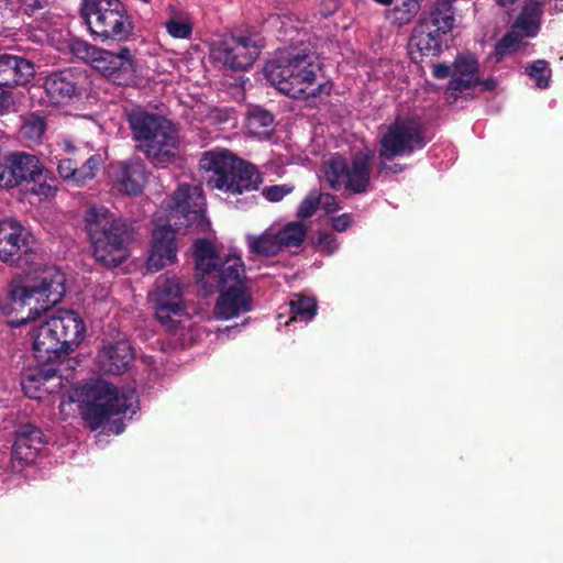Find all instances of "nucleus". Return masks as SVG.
<instances>
[{"label": "nucleus", "instance_id": "f257e3e1", "mask_svg": "<svg viewBox=\"0 0 563 563\" xmlns=\"http://www.w3.org/2000/svg\"><path fill=\"white\" fill-rule=\"evenodd\" d=\"M197 284L205 295L219 288L213 313L217 319L229 320L252 310L253 298L246 286L245 266L240 255H220L212 242L198 239L194 245Z\"/></svg>", "mask_w": 563, "mask_h": 563}, {"label": "nucleus", "instance_id": "f03ea898", "mask_svg": "<svg viewBox=\"0 0 563 563\" xmlns=\"http://www.w3.org/2000/svg\"><path fill=\"white\" fill-rule=\"evenodd\" d=\"M65 282L63 272L55 266H47L34 278L12 283L7 298L0 301V311L7 323L16 328L36 321L41 313L63 299Z\"/></svg>", "mask_w": 563, "mask_h": 563}, {"label": "nucleus", "instance_id": "7ed1b4c3", "mask_svg": "<svg viewBox=\"0 0 563 563\" xmlns=\"http://www.w3.org/2000/svg\"><path fill=\"white\" fill-rule=\"evenodd\" d=\"M321 70L313 54L286 53L266 63L265 78L282 93L296 99L329 96L331 84L319 81Z\"/></svg>", "mask_w": 563, "mask_h": 563}, {"label": "nucleus", "instance_id": "20e7f679", "mask_svg": "<svg viewBox=\"0 0 563 563\" xmlns=\"http://www.w3.org/2000/svg\"><path fill=\"white\" fill-rule=\"evenodd\" d=\"M80 394L86 398L81 401L80 413L91 430L107 428L113 420V427H109L108 430L120 434L123 424L117 423V417L133 415L139 408L135 389H118L101 378L86 380Z\"/></svg>", "mask_w": 563, "mask_h": 563}, {"label": "nucleus", "instance_id": "39448f33", "mask_svg": "<svg viewBox=\"0 0 563 563\" xmlns=\"http://www.w3.org/2000/svg\"><path fill=\"white\" fill-rule=\"evenodd\" d=\"M31 331L35 358L40 363H53L63 354L74 351L82 342L86 325L78 312L58 309L44 319Z\"/></svg>", "mask_w": 563, "mask_h": 563}, {"label": "nucleus", "instance_id": "423d86ee", "mask_svg": "<svg viewBox=\"0 0 563 563\" xmlns=\"http://www.w3.org/2000/svg\"><path fill=\"white\" fill-rule=\"evenodd\" d=\"M128 122L137 147L155 166L174 163L179 156V136L166 118L144 109H133Z\"/></svg>", "mask_w": 563, "mask_h": 563}, {"label": "nucleus", "instance_id": "0eeeda50", "mask_svg": "<svg viewBox=\"0 0 563 563\" xmlns=\"http://www.w3.org/2000/svg\"><path fill=\"white\" fill-rule=\"evenodd\" d=\"M85 224L97 262L115 267L125 261L131 238L125 221L103 206H92L85 214Z\"/></svg>", "mask_w": 563, "mask_h": 563}, {"label": "nucleus", "instance_id": "6e6552de", "mask_svg": "<svg viewBox=\"0 0 563 563\" xmlns=\"http://www.w3.org/2000/svg\"><path fill=\"white\" fill-rule=\"evenodd\" d=\"M200 169L208 174L207 184L232 195L257 190L263 179L257 168L228 150L205 152L199 161Z\"/></svg>", "mask_w": 563, "mask_h": 563}, {"label": "nucleus", "instance_id": "1a4fd4ad", "mask_svg": "<svg viewBox=\"0 0 563 563\" xmlns=\"http://www.w3.org/2000/svg\"><path fill=\"white\" fill-rule=\"evenodd\" d=\"M79 14L90 35L101 42H125L134 30L121 0H81Z\"/></svg>", "mask_w": 563, "mask_h": 563}, {"label": "nucleus", "instance_id": "9d476101", "mask_svg": "<svg viewBox=\"0 0 563 563\" xmlns=\"http://www.w3.org/2000/svg\"><path fill=\"white\" fill-rule=\"evenodd\" d=\"M373 158L374 152L369 148L354 154L350 161L340 154H333L323 163L324 178L334 190L364 194L371 184Z\"/></svg>", "mask_w": 563, "mask_h": 563}, {"label": "nucleus", "instance_id": "9b49d317", "mask_svg": "<svg viewBox=\"0 0 563 563\" xmlns=\"http://www.w3.org/2000/svg\"><path fill=\"white\" fill-rule=\"evenodd\" d=\"M428 143L423 124L416 115H399L379 134V159L409 156Z\"/></svg>", "mask_w": 563, "mask_h": 563}, {"label": "nucleus", "instance_id": "f8f14e48", "mask_svg": "<svg viewBox=\"0 0 563 563\" xmlns=\"http://www.w3.org/2000/svg\"><path fill=\"white\" fill-rule=\"evenodd\" d=\"M262 40L254 35H225L211 48V58L231 70H247L258 58Z\"/></svg>", "mask_w": 563, "mask_h": 563}, {"label": "nucleus", "instance_id": "ddd939ff", "mask_svg": "<svg viewBox=\"0 0 563 563\" xmlns=\"http://www.w3.org/2000/svg\"><path fill=\"white\" fill-rule=\"evenodd\" d=\"M173 205L168 223L181 228L206 231L209 222L206 218V198L200 186L180 185L172 197Z\"/></svg>", "mask_w": 563, "mask_h": 563}, {"label": "nucleus", "instance_id": "4468645a", "mask_svg": "<svg viewBox=\"0 0 563 563\" xmlns=\"http://www.w3.org/2000/svg\"><path fill=\"white\" fill-rule=\"evenodd\" d=\"M157 320L169 331H176L177 323L174 316H181L185 310L183 300V285L178 277L161 275L150 292Z\"/></svg>", "mask_w": 563, "mask_h": 563}, {"label": "nucleus", "instance_id": "2eb2a0df", "mask_svg": "<svg viewBox=\"0 0 563 563\" xmlns=\"http://www.w3.org/2000/svg\"><path fill=\"white\" fill-rule=\"evenodd\" d=\"M37 241L30 229L13 218L0 220V261L19 265L22 256L34 255Z\"/></svg>", "mask_w": 563, "mask_h": 563}, {"label": "nucleus", "instance_id": "dca6fc26", "mask_svg": "<svg viewBox=\"0 0 563 563\" xmlns=\"http://www.w3.org/2000/svg\"><path fill=\"white\" fill-rule=\"evenodd\" d=\"M92 68L115 85H126L134 76L135 68L131 51L120 48L118 53L100 48Z\"/></svg>", "mask_w": 563, "mask_h": 563}, {"label": "nucleus", "instance_id": "f3484780", "mask_svg": "<svg viewBox=\"0 0 563 563\" xmlns=\"http://www.w3.org/2000/svg\"><path fill=\"white\" fill-rule=\"evenodd\" d=\"M176 231L170 224L157 225L153 232V241L147 258V269L158 272L177 261Z\"/></svg>", "mask_w": 563, "mask_h": 563}, {"label": "nucleus", "instance_id": "a211bd4d", "mask_svg": "<svg viewBox=\"0 0 563 563\" xmlns=\"http://www.w3.org/2000/svg\"><path fill=\"white\" fill-rule=\"evenodd\" d=\"M24 394L32 399H42L45 394H54L63 388L62 376L52 365L27 368L21 379Z\"/></svg>", "mask_w": 563, "mask_h": 563}, {"label": "nucleus", "instance_id": "6ab92c4d", "mask_svg": "<svg viewBox=\"0 0 563 563\" xmlns=\"http://www.w3.org/2000/svg\"><path fill=\"white\" fill-rule=\"evenodd\" d=\"M133 357L130 342L125 338H119L99 349L96 363L101 371L120 375L128 371Z\"/></svg>", "mask_w": 563, "mask_h": 563}, {"label": "nucleus", "instance_id": "aec40b11", "mask_svg": "<svg viewBox=\"0 0 563 563\" xmlns=\"http://www.w3.org/2000/svg\"><path fill=\"white\" fill-rule=\"evenodd\" d=\"M478 84V62L471 53L459 54L453 64L452 79L446 90V99L454 101L460 93Z\"/></svg>", "mask_w": 563, "mask_h": 563}, {"label": "nucleus", "instance_id": "412c9836", "mask_svg": "<svg viewBox=\"0 0 563 563\" xmlns=\"http://www.w3.org/2000/svg\"><path fill=\"white\" fill-rule=\"evenodd\" d=\"M112 180L119 191L126 195H139L146 181V168L139 159L120 162L114 166Z\"/></svg>", "mask_w": 563, "mask_h": 563}, {"label": "nucleus", "instance_id": "4be33fe9", "mask_svg": "<svg viewBox=\"0 0 563 563\" xmlns=\"http://www.w3.org/2000/svg\"><path fill=\"white\" fill-rule=\"evenodd\" d=\"M43 87L48 101L54 106L67 104L78 95L76 76L70 69L49 74Z\"/></svg>", "mask_w": 563, "mask_h": 563}, {"label": "nucleus", "instance_id": "5701e85b", "mask_svg": "<svg viewBox=\"0 0 563 563\" xmlns=\"http://www.w3.org/2000/svg\"><path fill=\"white\" fill-rule=\"evenodd\" d=\"M33 75L34 66L27 59L15 55L0 54V84L8 87L24 85Z\"/></svg>", "mask_w": 563, "mask_h": 563}, {"label": "nucleus", "instance_id": "b1692460", "mask_svg": "<svg viewBox=\"0 0 563 563\" xmlns=\"http://www.w3.org/2000/svg\"><path fill=\"white\" fill-rule=\"evenodd\" d=\"M42 444V432L32 424H25L18 433L12 449V457L25 464L32 463Z\"/></svg>", "mask_w": 563, "mask_h": 563}, {"label": "nucleus", "instance_id": "393cba45", "mask_svg": "<svg viewBox=\"0 0 563 563\" xmlns=\"http://www.w3.org/2000/svg\"><path fill=\"white\" fill-rule=\"evenodd\" d=\"M445 34L435 32L434 29L429 27L427 23L419 22L415 27L410 43L417 47L421 54L427 56H435L442 49V41Z\"/></svg>", "mask_w": 563, "mask_h": 563}, {"label": "nucleus", "instance_id": "a878e982", "mask_svg": "<svg viewBox=\"0 0 563 563\" xmlns=\"http://www.w3.org/2000/svg\"><path fill=\"white\" fill-rule=\"evenodd\" d=\"M13 187L22 181H35L36 177L43 174V165L40 159L32 154L24 152H13Z\"/></svg>", "mask_w": 563, "mask_h": 563}, {"label": "nucleus", "instance_id": "bb28decb", "mask_svg": "<svg viewBox=\"0 0 563 563\" xmlns=\"http://www.w3.org/2000/svg\"><path fill=\"white\" fill-rule=\"evenodd\" d=\"M421 23H427L435 32L448 34L454 25V11L452 4L437 0L429 14L424 15Z\"/></svg>", "mask_w": 563, "mask_h": 563}, {"label": "nucleus", "instance_id": "cd10ccee", "mask_svg": "<svg viewBox=\"0 0 563 563\" xmlns=\"http://www.w3.org/2000/svg\"><path fill=\"white\" fill-rule=\"evenodd\" d=\"M250 253L256 256H273L282 251L276 231L269 229L260 235H246Z\"/></svg>", "mask_w": 563, "mask_h": 563}, {"label": "nucleus", "instance_id": "c85d7f7f", "mask_svg": "<svg viewBox=\"0 0 563 563\" xmlns=\"http://www.w3.org/2000/svg\"><path fill=\"white\" fill-rule=\"evenodd\" d=\"M246 128L250 134L267 139L274 132V117L262 108H252L247 112Z\"/></svg>", "mask_w": 563, "mask_h": 563}, {"label": "nucleus", "instance_id": "c756f323", "mask_svg": "<svg viewBox=\"0 0 563 563\" xmlns=\"http://www.w3.org/2000/svg\"><path fill=\"white\" fill-rule=\"evenodd\" d=\"M47 129L46 120L35 113L26 114L20 128L21 136L32 144H40Z\"/></svg>", "mask_w": 563, "mask_h": 563}, {"label": "nucleus", "instance_id": "7c9ffc66", "mask_svg": "<svg viewBox=\"0 0 563 563\" xmlns=\"http://www.w3.org/2000/svg\"><path fill=\"white\" fill-rule=\"evenodd\" d=\"M292 317L289 321L308 322L317 312V302L313 298L295 295L289 302Z\"/></svg>", "mask_w": 563, "mask_h": 563}, {"label": "nucleus", "instance_id": "2f4dec72", "mask_svg": "<svg viewBox=\"0 0 563 563\" xmlns=\"http://www.w3.org/2000/svg\"><path fill=\"white\" fill-rule=\"evenodd\" d=\"M276 233L282 250L284 247H299L306 238L307 228L301 222H290Z\"/></svg>", "mask_w": 563, "mask_h": 563}, {"label": "nucleus", "instance_id": "473e14b6", "mask_svg": "<svg viewBox=\"0 0 563 563\" xmlns=\"http://www.w3.org/2000/svg\"><path fill=\"white\" fill-rule=\"evenodd\" d=\"M523 36L510 27V30L498 41L495 46V56L497 60H501L505 56L518 52L525 46Z\"/></svg>", "mask_w": 563, "mask_h": 563}, {"label": "nucleus", "instance_id": "72a5a7b5", "mask_svg": "<svg viewBox=\"0 0 563 563\" xmlns=\"http://www.w3.org/2000/svg\"><path fill=\"white\" fill-rule=\"evenodd\" d=\"M420 3L418 0H405L400 7L386 11V19L391 23L404 25L409 23L418 13Z\"/></svg>", "mask_w": 563, "mask_h": 563}, {"label": "nucleus", "instance_id": "f704fd0d", "mask_svg": "<svg viewBox=\"0 0 563 563\" xmlns=\"http://www.w3.org/2000/svg\"><path fill=\"white\" fill-rule=\"evenodd\" d=\"M31 192L38 196L41 199H51L55 197L57 192V179L56 177L43 167V174L41 177H36L33 181Z\"/></svg>", "mask_w": 563, "mask_h": 563}, {"label": "nucleus", "instance_id": "c9c22d12", "mask_svg": "<svg viewBox=\"0 0 563 563\" xmlns=\"http://www.w3.org/2000/svg\"><path fill=\"white\" fill-rule=\"evenodd\" d=\"M70 53L85 63L92 66L93 60L99 53L100 48L96 47L88 42L79 38H74L68 42Z\"/></svg>", "mask_w": 563, "mask_h": 563}, {"label": "nucleus", "instance_id": "e433bc0d", "mask_svg": "<svg viewBox=\"0 0 563 563\" xmlns=\"http://www.w3.org/2000/svg\"><path fill=\"white\" fill-rule=\"evenodd\" d=\"M165 25L167 33L174 38H189L192 33V22L188 16H175Z\"/></svg>", "mask_w": 563, "mask_h": 563}, {"label": "nucleus", "instance_id": "4c0bfd02", "mask_svg": "<svg viewBox=\"0 0 563 563\" xmlns=\"http://www.w3.org/2000/svg\"><path fill=\"white\" fill-rule=\"evenodd\" d=\"M526 73L536 80L538 88L545 89L549 87L550 70H548V63L544 59H538L527 66Z\"/></svg>", "mask_w": 563, "mask_h": 563}, {"label": "nucleus", "instance_id": "58836bf2", "mask_svg": "<svg viewBox=\"0 0 563 563\" xmlns=\"http://www.w3.org/2000/svg\"><path fill=\"white\" fill-rule=\"evenodd\" d=\"M101 156L91 155L86 163L77 168V185L81 186L87 180L92 179L101 166Z\"/></svg>", "mask_w": 563, "mask_h": 563}, {"label": "nucleus", "instance_id": "ea45409f", "mask_svg": "<svg viewBox=\"0 0 563 563\" xmlns=\"http://www.w3.org/2000/svg\"><path fill=\"white\" fill-rule=\"evenodd\" d=\"M13 159L12 153L0 154V187L12 188L13 187Z\"/></svg>", "mask_w": 563, "mask_h": 563}, {"label": "nucleus", "instance_id": "a19ab883", "mask_svg": "<svg viewBox=\"0 0 563 563\" xmlns=\"http://www.w3.org/2000/svg\"><path fill=\"white\" fill-rule=\"evenodd\" d=\"M318 191H310L298 208V217L309 218L319 209Z\"/></svg>", "mask_w": 563, "mask_h": 563}, {"label": "nucleus", "instance_id": "79ce46f5", "mask_svg": "<svg viewBox=\"0 0 563 563\" xmlns=\"http://www.w3.org/2000/svg\"><path fill=\"white\" fill-rule=\"evenodd\" d=\"M294 190L291 185H274L263 189V196L272 202H278Z\"/></svg>", "mask_w": 563, "mask_h": 563}, {"label": "nucleus", "instance_id": "37998d69", "mask_svg": "<svg viewBox=\"0 0 563 563\" xmlns=\"http://www.w3.org/2000/svg\"><path fill=\"white\" fill-rule=\"evenodd\" d=\"M338 241L332 233H320L316 242L319 252L331 255L338 250Z\"/></svg>", "mask_w": 563, "mask_h": 563}, {"label": "nucleus", "instance_id": "c03bdc74", "mask_svg": "<svg viewBox=\"0 0 563 563\" xmlns=\"http://www.w3.org/2000/svg\"><path fill=\"white\" fill-rule=\"evenodd\" d=\"M77 165L70 158L60 159L57 165L58 174L65 180H73L77 185Z\"/></svg>", "mask_w": 563, "mask_h": 563}, {"label": "nucleus", "instance_id": "a18cd8bd", "mask_svg": "<svg viewBox=\"0 0 563 563\" xmlns=\"http://www.w3.org/2000/svg\"><path fill=\"white\" fill-rule=\"evenodd\" d=\"M49 0H20L21 10L27 14L33 15L48 5Z\"/></svg>", "mask_w": 563, "mask_h": 563}, {"label": "nucleus", "instance_id": "49530a36", "mask_svg": "<svg viewBox=\"0 0 563 563\" xmlns=\"http://www.w3.org/2000/svg\"><path fill=\"white\" fill-rule=\"evenodd\" d=\"M318 197L319 208H321L327 214L338 210V202L333 195L318 191Z\"/></svg>", "mask_w": 563, "mask_h": 563}, {"label": "nucleus", "instance_id": "de8ad7c7", "mask_svg": "<svg viewBox=\"0 0 563 563\" xmlns=\"http://www.w3.org/2000/svg\"><path fill=\"white\" fill-rule=\"evenodd\" d=\"M7 88L8 86L0 84V113L9 112L14 107L13 95Z\"/></svg>", "mask_w": 563, "mask_h": 563}, {"label": "nucleus", "instance_id": "09e8293b", "mask_svg": "<svg viewBox=\"0 0 563 563\" xmlns=\"http://www.w3.org/2000/svg\"><path fill=\"white\" fill-rule=\"evenodd\" d=\"M353 222L350 213H343L332 218V227L338 232L345 231Z\"/></svg>", "mask_w": 563, "mask_h": 563}, {"label": "nucleus", "instance_id": "8fccbe9b", "mask_svg": "<svg viewBox=\"0 0 563 563\" xmlns=\"http://www.w3.org/2000/svg\"><path fill=\"white\" fill-rule=\"evenodd\" d=\"M451 75L450 66L445 64H437L433 66V76L439 79H444Z\"/></svg>", "mask_w": 563, "mask_h": 563}, {"label": "nucleus", "instance_id": "3c124183", "mask_svg": "<svg viewBox=\"0 0 563 563\" xmlns=\"http://www.w3.org/2000/svg\"><path fill=\"white\" fill-rule=\"evenodd\" d=\"M386 162L387 161H380V169L382 170L390 172V173H394V174L402 172L401 165H399V164L387 165Z\"/></svg>", "mask_w": 563, "mask_h": 563}, {"label": "nucleus", "instance_id": "603ef678", "mask_svg": "<svg viewBox=\"0 0 563 563\" xmlns=\"http://www.w3.org/2000/svg\"><path fill=\"white\" fill-rule=\"evenodd\" d=\"M496 82L494 79H488L482 82L483 89L490 90L495 87Z\"/></svg>", "mask_w": 563, "mask_h": 563}, {"label": "nucleus", "instance_id": "864d4df0", "mask_svg": "<svg viewBox=\"0 0 563 563\" xmlns=\"http://www.w3.org/2000/svg\"><path fill=\"white\" fill-rule=\"evenodd\" d=\"M553 13H559L563 11V0H555V4L552 9Z\"/></svg>", "mask_w": 563, "mask_h": 563}, {"label": "nucleus", "instance_id": "5fc2aeb1", "mask_svg": "<svg viewBox=\"0 0 563 563\" xmlns=\"http://www.w3.org/2000/svg\"><path fill=\"white\" fill-rule=\"evenodd\" d=\"M498 4L500 5H508V4H512L516 0H495Z\"/></svg>", "mask_w": 563, "mask_h": 563}, {"label": "nucleus", "instance_id": "6e6d98bb", "mask_svg": "<svg viewBox=\"0 0 563 563\" xmlns=\"http://www.w3.org/2000/svg\"><path fill=\"white\" fill-rule=\"evenodd\" d=\"M374 1L382 5H389L393 3V0H374Z\"/></svg>", "mask_w": 563, "mask_h": 563}, {"label": "nucleus", "instance_id": "4d7b16f0", "mask_svg": "<svg viewBox=\"0 0 563 563\" xmlns=\"http://www.w3.org/2000/svg\"><path fill=\"white\" fill-rule=\"evenodd\" d=\"M65 148H66L67 151H71V150H73V146L70 145V143H69V142H67V141H66V142H65Z\"/></svg>", "mask_w": 563, "mask_h": 563}, {"label": "nucleus", "instance_id": "13d9d810", "mask_svg": "<svg viewBox=\"0 0 563 563\" xmlns=\"http://www.w3.org/2000/svg\"><path fill=\"white\" fill-rule=\"evenodd\" d=\"M418 2L420 3V0H418Z\"/></svg>", "mask_w": 563, "mask_h": 563}]
</instances>
